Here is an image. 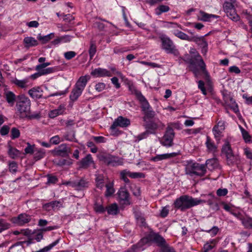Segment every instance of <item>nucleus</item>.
<instances>
[{"label":"nucleus","instance_id":"nucleus-1","mask_svg":"<svg viewBox=\"0 0 252 252\" xmlns=\"http://www.w3.org/2000/svg\"><path fill=\"white\" fill-rule=\"evenodd\" d=\"M189 53L193 56L190 57L186 55L184 59L185 63H188L189 70L191 71L195 77L199 74V68L206 76H209V73L206 69V65L202 57L194 48H191Z\"/></svg>","mask_w":252,"mask_h":252},{"label":"nucleus","instance_id":"nucleus-2","mask_svg":"<svg viewBox=\"0 0 252 252\" xmlns=\"http://www.w3.org/2000/svg\"><path fill=\"white\" fill-rule=\"evenodd\" d=\"M30 99L24 94L19 95L17 96L16 107L17 113L21 118H35L37 116L31 115Z\"/></svg>","mask_w":252,"mask_h":252},{"label":"nucleus","instance_id":"nucleus-3","mask_svg":"<svg viewBox=\"0 0 252 252\" xmlns=\"http://www.w3.org/2000/svg\"><path fill=\"white\" fill-rule=\"evenodd\" d=\"M203 201L198 198H194L191 196L184 195L177 198L174 202V208L184 211L194 206L200 204Z\"/></svg>","mask_w":252,"mask_h":252},{"label":"nucleus","instance_id":"nucleus-4","mask_svg":"<svg viewBox=\"0 0 252 252\" xmlns=\"http://www.w3.org/2000/svg\"><path fill=\"white\" fill-rule=\"evenodd\" d=\"M207 170L205 165L188 161L185 167V173L190 177H202L206 173Z\"/></svg>","mask_w":252,"mask_h":252},{"label":"nucleus","instance_id":"nucleus-5","mask_svg":"<svg viewBox=\"0 0 252 252\" xmlns=\"http://www.w3.org/2000/svg\"><path fill=\"white\" fill-rule=\"evenodd\" d=\"M135 95L141 104V108L144 115L143 119L146 122L147 119L154 117L155 113L145 97L139 91H136Z\"/></svg>","mask_w":252,"mask_h":252},{"label":"nucleus","instance_id":"nucleus-6","mask_svg":"<svg viewBox=\"0 0 252 252\" xmlns=\"http://www.w3.org/2000/svg\"><path fill=\"white\" fill-rule=\"evenodd\" d=\"M135 95L141 104V108L144 115L143 119L146 122L147 119L154 117L155 113L145 97L139 91H136Z\"/></svg>","mask_w":252,"mask_h":252},{"label":"nucleus","instance_id":"nucleus-7","mask_svg":"<svg viewBox=\"0 0 252 252\" xmlns=\"http://www.w3.org/2000/svg\"><path fill=\"white\" fill-rule=\"evenodd\" d=\"M159 38L161 41V48L167 54H173L176 57H178L180 55L178 50L169 37L165 35H161Z\"/></svg>","mask_w":252,"mask_h":252},{"label":"nucleus","instance_id":"nucleus-8","mask_svg":"<svg viewBox=\"0 0 252 252\" xmlns=\"http://www.w3.org/2000/svg\"><path fill=\"white\" fill-rule=\"evenodd\" d=\"M99 160L107 165L116 166L122 165L123 160L122 158L111 155L108 154H101L98 156Z\"/></svg>","mask_w":252,"mask_h":252},{"label":"nucleus","instance_id":"nucleus-9","mask_svg":"<svg viewBox=\"0 0 252 252\" xmlns=\"http://www.w3.org/2000/svg\"><path fill=\"white\" fill-rule=\"evenodd\" d=\"M223 8L227 16L233 21L238 22L240 20V16L236 12L234 4L225 1L223 4Z\"/></svg>","mask_w":252,"mask_h":252},{"label":"nucleus","instance_id":"nucleus-10","mask_svg":"<svg viewBox=\"0 0 252 252\" xmlns=\"http://www.w3.org/2000/svg\"><path fill=\"white\" fill-rule=\"evenodd\" d=\"M152 242H155L159 246H163L165 243L164 239L158 234H150L141 239L142 244L150 245Z\"/></svg>","mask_w":252,"mask_h":252},{"label":"nucleus","instance_id":"nucleus-11","mask_svg":"<svg viewBox=\"0 0 252 252\" xmlns=\"http://www.w3.org/2000/svg\"><path fill=\"white\" fill-rule=\"evenodd\" d=\"M175 136L173 129L171 127H167L165 133L163 136L161 144L166 147H171L173 145V140Z\"/></svg>","mask_w":252,"mask_h":252},{"label":"nucleus","instance_id":"nucleus-12","mask_svg":"<svg viewBox=\"0 0 252 252\" xmlns=\"http://www.w3.org/2000/svg\"><path fill=\"white\" fill-rule=\"evenodd\" d=\"M32 217L26 213H22L11 219V221L17 226H22L31 221Z\"/></svg>","mask_w":252,"mask_h":252},{"label":"nucleus","instance_id":"nucleus-13","mask_svg":"<svg viewBox=\"0 0 252 252\" xmlns=\"http://www.w3.org/2000/svg\"><path fill=\"white\" fill-rule=\"evenodd\" d=\"M130 124V120L123 116L118 117L113 122L110 127L113 135L115 134V129L117 126L121 127H126L129 126Z\"/></svg>","mask_w":252,"mask_h":252},{"label":"nucleus","instance_id":"nucleus-14","mask_svg":"<svg viewBox=\"0 0 252 252\" xmlns=\"http://www.w3.org/2000/svg\"><path fill=\"white\" fill-rule=\"evenodd\" d=\"M118 196L119 202L124 205H129V194L125 187H122L119 190Z\"/></svg>","mask_w":252,"mask_h":252},{"label":"nucleus","instance_id":"nucleus-15","mask_svg":"<svg viewBox=\"0 0 252 252\" xmlns=\"http://www.w3.org/2000/svg\"><path fill=\"white\" fill-rule=\"evenodd\" d=\"M225 121L220 120L213 128V133L216 139H220L222 131L225 129Z\"/></svg>","mask_w":252,"mask_h":252},{"label":"nucleus","instance_id":"nucleus-16","mask_svg":"<svg viewBox=\"0 0 252 252\" xmlns=\"http://www.w3.org/2000/svg\"><path fill=\"white\" fill-rule=\"evenodd\" d=\"M91 74L94 77H111L112 76L110 71L100 67L93 70L91 72Z\"/></svg>","mask_w":252,"mask_h":252},{"label":"nucleus","instance_id":"nucleus-17","mask_svg":"<svg viewBox=\"0 0 252 252\" xmlns=\"http://www.w3.org/2000/svg\"><path fill=\"white\" fill-rule=\"evenodd\" d=\"M63 207V202L60 201H53L45 203L42 206L43 209L48 212L51 211V210H59L60 208Z\"/></svg>","mask_w":252,"mask_h":252},{"label":"nucleus","instance_id":"nucleus-18","mask_svg":"<svg viewBox=\"0 0 252 252\" xmlns=\"http://www.w3.org/2000/svg\"><path fill=\"white\" fill-rule=\"evenodd\" d=\"M43 90L40 86H35L28 91V94L31 98L37 100L42 98Z\"/></svg>","mask_w":252,"mask_h":252},{"label":"nucleus","instance_id":"nucleus-19","mask_svg":"<svg viewBox=\"0 0 252 252\" xmlns=\"http://www.w3.org/2000/svg\"><path fill=\"white\" fill-rule=\"evenodd\" d=\"M11 82L17 87L23 89H26L28 88L31 87L32 85V84L30 82L28 78L19 80L16 78H15L12 79Z\"/></svg>","mask_w":252,"mask_h":252},{"label":"nucleus","instance_id":"nucleus-20","mask_svg":"<svg viewBox=\"0 0 252 252\" xmlns=\"http://www.w3.org/2000/svg\"><path fill=\"white\" fill-rule=\"evenodd\" d=\"M227 165L229 166H238L241 163V159L240 156L234 153L230 155L226 158Z\"/></svg>","mask_w":252,"mask_h":252},{"label":"nucleus","instance_id":"nucleus-21","mask_svg":"<svg viewBox=\"0 0 252 252\" xmlns=\"http://www.w3.org/2000/svg\"><path fill=\"white\" fill-rule=\"evenodd\" d=\"M219 17L216 15L208 14L200 10L197 15V19L204 22H210L212 19H217Z\"/></svg>","mask_w":252,"mask_h":252},{"label":"nucleus","instance_id":"nucleus-22","mask_svg":"<svg viewBox=\"0 0 252 252\" xmlns=\"http://www.w3.org/2000/svg\"><path fill=\"white\" fill-rule=\"evenodd\" d=\"M178 155L176 153H171L163 154L161 155H157L156 156L152 157L151 160L154 162H157L164 159H169L172 158L176 157Z\"/></svg>","mask_w":252,"mask_h":252},{"label":"nucleus","instance_id":"nucleus-23","mask_svg":"<svg viewBox=\"0 0 252 252\" xmlns=\"http://www.w3.org/2000/svg\"><path fill=\"white\" fill-rule=\"evenodd\" d=\"M90 79V77L88 75L81 76L77 80L74 87L83 91Z\"/></svg>","mask_w":252,"mask_h":252},{"label":"nucleus","instance_id":"nucleus-24","mask_svg":"<svg viewBox=\"0 0 252 252\" xmlns=\"http://www.w3.org/2000/svg\"><path fill=\"white\" fill-rule=\"evenodd\" d=\"M69 152L70 149L65 144H62L60 145L57 149L56 151V154L57 155L63 157L68 156V154Z\"/></svg>","mask_w":252,"mask_h":252},{"label":"nucleus","instance_id":"nucleus-25","mask_svg":"<svg viewBox=\"0 0 252 252\" xmlns=\"http://www.w3.org/2000/svg\"><path fill=\"white\" fill-rule=\"evenodd\" d=\"M51 64V63L50 62H46L45 63H41L35 66V70L37 71V73H35L33 74H32L30 77L32 79H35L41 76H42V75L41 74V69L44 68L46 67L47 66L50 65Z\"/></svg>","mask_w":252,"mask_h":252},{"label":"nucleus","instance_id":"nucleus-26","mask_svg":"<svg viewBox=\"0 0 252 252\" xmlns=\"http://www.w3.org/2000/svg\"><path fill=\"white\" fill-rule=\"evenodd\" d=\"M65 107L63 105H60L57 109L50 111L49 113V117L53 119L56 117L63 114L65 111Z\"/></svg>","mask_w":252,"mask_h":252},{"label":"nucleus","instance_id":"nucleus-27","mask_svg":"<svg viewBox=\"0 0 252 252\" xmlns=\"http://www.w3.org/2000/svg\"><path fill=\"white\" fill-rule=\"evenodd\" d=\"M206 168L209 170H214L217 168L219 166V161L216 158L207 159L205 164Z\"/></svg>","mask_w":252,"mask_h":252},{"label":"nucleus","instance_id":"nucleus-28","mask_svg":"<svg viewBox=\"0 0 252 252\" xmlns=\"http://www.w3.org/2000/svg\"><path fill=\"white\" fill-rule=\"evenodd\" d=\"M72 37V36L69 35L61 36L54 40L52 43L54 45H58L60 43H68L71 40Z\"/></svg>","mask_w":252,"mask_h":252},{"label":"nucleus","instance_id":"nucleus-29","mask_svg":"<svg viewBox=\"0 0 252 252\" xmlns=\"http://www.w3.org/2000/svg\"><path fill=\"white\" fill-rule=\"evenodd\" d=\"M221 153L225 156V158L234 153L231 148V145L228 142H225L222 146L221 149Z\"/></svg>","mask_w":252,"mask_h":252},{"label":"nucleus","instance_id":"nucleus-30","mask_svg":"<svg viewBox=\"0 0 252 252\" xmlns=\"http://www.w3.org/2000/svg\"><path fill=\"white\" fill-rule=\"evenodd\" d=\"M24 43L25 44V47H31L33 46H36L38 44V41L35 39L33 37H26L24 39Z\"/></svg>","mask_w":252,"mask_h":252},{"label":"nucleus","instance_id":"nucleus-31","mask_svg":"<svg viewBox=\"0 0 252 252\" xmlns=\"http://www.w3.org/2000/svg\"><path fill=\"white\" fill-rule=\"evenodd\" d=\"M108 215H116L119 212V207L116 203H113L106 207Z\"/></svg>","mask_w":252,"mask_h":252},{"label":"nucleus","instance_id":"nucleus-32","mask_svg":"<svg viewBox=\"0 0 252 252\" xmlns=\"http://www.w3.org/2000/svg\"><path fill=\"white\" fill-rule=\"evenodd\" d=\"M92 163L93 160L90 154L87 155L80 162L81 166L85 168L88 167Z\"/></svg>","mask_w":252,"mask_h":252},{"label":"nucleus","instance_id":"nucleus-33","mask_svg":"<svg viewBox=\"0 0 252 252\" xmlns=\"http://www.w3.org/2000/svg\"><path fill=\"white\" fill-rule=\"evenodd\" d=\"M206 145L207 148V150L209 152L215 153L217 151V147L215 144L214 142H213L209 137H207V140L206 142Z\"/></svg>","mask_w":252,"mask_h":252},{"label":"nucleus","instance_id":"nucleus-34","mask_svg":"<svg viewBox=\"0 0 252 252\" xmlns=\"http://www.w3.org/2000/svg\"><path fill=\"white\" fill-rule=\"evenodd\" d=\"M243 226L246 229H252V218L245 215L241 221Z\"/></svg>","mask_w":252,"mask_h":252},{"label":"nucleus","instance_id":"nucleus-35","mask_svg":"<svg viewBox=\"0 0 252 252\" xmlns=\"http://www.w3.org/2000/svg\"><path fill=\"white\" fill-rule=\"evenodd\" d=\"M83 91L76 88L75 87L72 89L71 94H70V99L72 101H76L78 98L81 95Z\"/></svg>","mask_w":252,"mask_h":252},{"label":"nucleus","instance_id":"nucleus-36","mask_svg":"<svg viewBox=\"0 0 252 252\" xmlns=\"http://www.w3.org/2000/svg\"><path fill=\"white\" fill-rule=\"evenodd\" d=\"M218 243V241L216 239H212L209 241H208L204 245L203 249L204 252H208L209 251L215 248Z\"/></svg>","mask_w":252,"mask_h":252},{"label":"nucleus","instance_id":"nucleus-37","mask_svg":"<svg viewBox=\"0 0 252 252\" xmlns=\"http://www.w3.org/2000/svg\"><path fill=\"white\" fill-rule=\"evenodd\" d=\"M105 187L106 188V190L105 193V196L109 197L113 195L115 191L114 188L113 182H109L105 185Z\"/></svg>","mask_w":252,"mask_h":252},{"label":"nucleus","instance_id":"nucleus-38","mask_svg":"<svg viewBox=\"0 0 252 252\" xmlns=\"http://www.w3.org/2000/svg\"><path fill=\"white\" fill-rule=\"evenodd\" d=\"M5 98L7 102L10 104L11 106H13L16 102L17 97L15 94L12 92H8L5 94Z\"/></svg>","mask_w":252,"mask_h":252},{"label":"nucleus","instance_id":"nucleus-39","mask_svg":"<svg viewBox=\"0 0 252 252\" xmlns=\"http://www.w3.org/2000/svg\"><path fill=\"white\" fill-rule=\"evenodd\" d=\"M89 184V182L84 179H82L78 182H74L73 183V186L77 188L78 189H82L88 187Z\"/></svg>","mask_w":252,"mask_h":252},{"label":"nucleus","instance_id":"nucleus-40","mask_svg":"<svg viewBox=\"0 0 252 252\" xmlns=\"http://www.w3.org/2000/svg\"><path fill=\"white\" fill-rule=\"evenodd\" d=\"M170 7L168 5L160 4L155 9V13L157 15H160L162 13L168 12Z\"/></svg>","mask_w":252,"mask_h":252},{"label":"nucleus","instance_id":"nucleus-41","mask_svg":"<svg viewBox=\"0 0 252 252\" xmlns=\"http://www.w3.org/2000/svg\"><path fill=\"white\" fill-rule=\"evenodd\" d=\"M8 153L9 156L13 159L18 157L21 154L20 152L18 150L11 146L9 147Z\"/></svg>","mask_w":252,"mask_h":252},{"label":"nucleus","instance_id":"nucleus-42","mask_svg":"<svg viewBox=\"0 0 252 252\" xmlns=\"http://www.w3.org/2000/svg\"><path fill=\"white\" fill-rule=\"evenodd\" d=\"M33 154L34 158L35 159V160H37L44 157L45 152L44 150L42 149L35 148Z\"/></svg>","mask_w":252,"mask_h":252},{"label":"nucleus","instance_id":"nucleus-43","mask_svg":"<svg viewBox=\"0 0 252 252\" xmlns=\"http://www.w3.org/2000/svg\"><path fill=\"white\" fill-rule=\"evenodd\" d=\"M174 35L177 37L180 38L182 40H187L189 41H191L192 40V38L190 37L185 33L181 32V31H176L174 33Z\"/></svg>","mask_w":252,"mask_h":252},{"label":"nucleus","instance_id":"nucleus-44","mask_svg":"<svg viewBox=\"0 0 252 252\" xmlns=\"http://www.w3.org/2000/svg\"><path fill=\"white\" fill-rule=\"evenodd\" d=\"M146 122V128L148 130H152L151 131V133H154V131L158 128V124L154 121H149Z\"/></svg>","mask_w":252,"mask_h":252},{"label":"nucleus","instance_id":"nucleus-45","mask_svg":"<svg viewBox=\"0 0 252 252\" xmlns=\"http://www.w3.org/2000/svg\"><path fill=\"white\" fill-rule=\"evenodd\" d=\"M239 127L241 130L243 139L247 143L249 142L251 140V137L249 134V132L245 130L241 126L239 125Z\"/></svg>","mask_w":252,"mask_h":252},{"label":"nucleus","instance_id":"nucleus-46","mask_svg":"<svg viewBox=\"0 0 252 252\" xmlns=\"http://www.w3.org/2000/svg\"><path fill=\"white\" fill-rule=\"evenodd\" d=\"M59 239L56 240L53 242L48 246H47L44 247L43 249H40V250L36 252H48L50 250H51L54 247L56 246L59 242Z\"/></svg>","mask_w":252,"mask_h":252},{"label":"nucleus","instance_id":"nucleus-47","mask_svg":"<svg viewBox=\"0 0 252 252\" xmlns=\"http://www.w3.org/2000/svg\"><path fill=\"white\" fill-rule=\"evenodd\" d=\"M96 52V46L94 42L91 41L89 50L90 59H92Z\"/></svg>","mask_w":252,"mask_h":252},{"label":"nucleus","instance_id":"nucleus-48","mask_svg":"<svg viewBox=\"0 0 252 252\" xmlns=\"http://www.w3.org/2000/svg\"><path fill=\"white\" fill-rule=\"evenodd\" d=\"M96 186L97 188L102 189L104 187V181L103 177L102 176H98L95 179Z\"/></svg>","mask_w":252,"mask_h":252},{"label":"nucleus","instance_id":"nucleus-49","mask_svg":"<svg viewBox=\"0 0 252 252\" xmlns=\"http://www.w3.org/2000/svg\"><path fill=\"white\" fill-rule=\"evenodd\" d=\"M11 226V224L3 219H0V229L2 231L9 229Z\"/></svg>","mask_w":252,"mask_h":252},{"label":"nucleus","instance_id":"nucleus-50","mask_svg":"<svg viewBox=\"0 0 252 252\" xmlns=\"http://www.w3.org/2000/svg\"><path fill=\"white\" fill-rule=\"evenodd\" d=\"M143 244L142 243H141L140 241V242H139L137 245H133L131 248L124 252H140V251L141 250L140 247Z\"/></svg>","mask_w":252,"mask_h":252},{"label":"nucleus","instance_id":"nucleus-51","mask_svg":"<svg viewBox=\"0 0 252 252\" xmlns=\"http://www.w3.org/2000/svg\"><path fill=\"white\" fill-rule=\"evenodd\" d=\"M128 177L132 179L143 178L145 177L144 173L141 172H131L128 170Z\"/></svg>","mask_w":252,"mask_h":252},{"label":"nucleus","instance_id":"nucleus-52","mask_svg":"<svg viewBox=\"0 0 252 252\" xmlns=\"http://www.w3.org/2000/svg\"><path fill=\"white\" fill-rule=\"evenodd\" d=\"M205 232L210 234L212 237H214L217 235L219 231V228L217 226H214L211 229L204 230Z\"/></svg>","mask_w":252,"mask_h":252},{"label":"nucleus","instance_id":"nucleus-53","mask_svg":"<svg viewBox=\"0 0 252 252\" xmlns=\"http://www.w3.org/2000/svg\"><path fill=\"white\" fill-rule=\"evenodd\" d=\"M94 210L96 213L102 214L106 211V208L101 204L95 203L94 205Z\"/></svg>","mask_w":252,"mask_h":252},{"label":"nucleus","instance_id":"nucleus-54","mask_svg":"<svg viewBox=\"0 0 252 252\" xmlns=\"http://www.w3.org/2000/svg\"><path fill=\"white\" fill-rule=\"evenodd\" d=\"M35 231V233H33L34 234V238L37 242H40L43 237V232L40 230V229L34 230Z\"/></svg>","mask_w":252,"mask_h":252},{"label":"nucleus","instance_id":"nucleus-55","mask_svg":"<svg viewBox=\"0 0 252 252\" xmlns=\"http://www.w3.org/2000/svg\"><path fill=\"white\" fill-rule=\"evenodd\" d=\"M20 132L19 130L16 128L13 127L11 130V138L12 139H15L20 136Z\"/></svg>","mask_w":252,"mask_h":252},{"label":"nucleus","instance_id":"nucleus-56","mask_svg":"<svg viewBox=\"0 0 252 252\" xmlns=\"http://www.w3.org/2000/svg\"><path fill=\"white\" fill-rule=\"evenodd\" d=\"M47 184H55L58 181V178L55 176H53L50 174L47 175Z\"/></svg>","mask_w":252,"mask_h":252},{"label":"nucleus","instance_id":"nucleus-57","mask_svg":"<svg viewBox=\"0 0 252 252\" xmlns=\"http://www.w3.org/2000/svg\"><path fill=\"white\" fill-rule=\"evenodd\" d=\"M228 192V189L226 188H220L217 190L216 194L219 197H223L226 196Z\"/></svg>","mask_w":252,"mask_h":252},{"label":"nucleus","instance_id":"nucleus-58","mask_svg":"<svg viewBox=\"0 0 252 252\" xmlns=\"http://www.w3.org/2000/svg\"><path fill=\"white\" fill-rule=\"evenodd\" d=\"M35 148H34V145H31L29 143H27V147L25 149V153L26 154H33Z\"/></svg>","mask_w":252,"mask_h":252},{"label":"nucleus","instance_id":"nucleus-59","mask_svg":"<svg viewBox=\"0 0 252 252\" xmlns=\"http://www.w3.org/2000/svg\"><path fill=\"white\" fill-rule=\"evenodd\" d=\"M54 37V33H51L44 36H40L38 37V39L42 40L44 43H46L52 39Z\"/></svg>","mask_w":252,"mask_h":252},{"label":"nucleus","instance_id":"nucleus-60","mask_svg":"<svg viewBox=\"0 0 252 252\" xmlns=\"http://www.w3.org/2000/svg\"><path fill=\"white\" fill-rule=\"evenodd\" d=\"M120 176H121V178L124 180V181L126 183H129V179L127 178V176H128V170H124L123 171H122L120 173Z\"/></svg>","mask_w":252,"mask_h":252},{"label":"nucleus","instance_id":"nucleus-61","mask_svg":"<svg viewBox=\"0 0 252 252\" xmlns=\"http://www.w3.org/2000/svg\"><path fill=\"white\" fill-rule=\"evenodd\" d=\"M201 130V128L187 129L185 130V132L188 134H196L199 133Z\"/></svg>","mask_w":252,"mask_h":252},{"label":"nucleus","instance_id":"nucleus-62","mask_svg":"<svg viewBox=\"0 0 252 252\" xmlns=\"http://www.w3.org/2000/svg\"><path fill=\"white\" fill-rule=\"evenodd\" d=\"M76 55V53L72 51H68L64 53V57L67 60L72 59L75 57Z\"/></svg>","mask_w":252,"mask_h":252},{"label":"nucleus","instance_id":"nucleus-63","mask_svg":"<svg viewBox=\"0 0 252 252\" xmlns=\"http://www.w3.org/2000/svg\"><path fill=\"white\" fill-rule=\"evenodd\" d=\"M63 141V140H61L59 135L54 136L51 138L50 140V143L54 145H57Z\"/></svg>","mask_w":252,"mask_h":252},{"label":"nucleus","instance_id":"nucleus-64","mask_svg":"<svg viewBox=\"0 0 252 252\" xmlns=\"http://www.w3.org/2000/svg\"><path fill=\"white\" fill-rule=\"evenodd\" d=\"M87 146L90 148L91 152L93 153H96L97 152L98 149L94 145V143L92 141H89L87 142Z\"/></svg>","mask_w":252,"mask_h":252}]
</instances>
